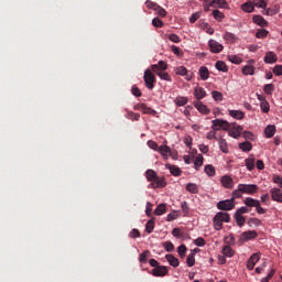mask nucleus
Returning <instances> with one entry per match:
<instances>
[{
	"instance_id": "nucleus-1",
	"label": "nucleus",
	"mask_w": 282,
	"mask_h": 282,
	"mask_svg": "<svg viewBox=\"0 0 282 282\" xmlns=\"http://www.w3.org/2000/svg\"><path fill=\"white\" fill-rule=\"evenodd\" d=\"M259 191L257 184H238L237 189L232 192L234 199H241L243 195H254Z\"/></svg>"
},
{
	"instance_id": "nucleus-2",
	"label": "nucleus",
	"mask_w": 282,
	"mask_h": 282,
	"mask_svg": "<svg viewBox=\"0 0 282 282\" xmlns=\"http://www.w3.org/2000/svg\"><path fill=\"white\" fill-rule=\"evenodd\" d=\"M148 182H151L149 188H164L166 186V180L158 176L154 170H148L145 172Z\"/></svg>"
},
{
	"instance_id": "nucleus-3",
	"label": "nucleus",
	"mask_w": 282,
	"mask_h": 282,
	"mask_svg": "<svg viewBox=\"0 0 282 282\" xmlns=\"http://www.w3.org/2000/svg\"><path fill=\"white\" fill-rule=\"evenodd\" d=\"M214 228L216 230H221L224 224H230V214L226 212H218L213 219Z\"/></svg>"
},
{
	"instance_id": "nucleus-4",
	"label": "nucleus",
	"mask_w": 282,
	"mask_h": 282,
	"mask_svg": "<svg viewBox=\"0 0 282 282\" xmlns=\"http://www.w3.org/2000/svg\"><path fill=\"white\" fill-rule=\"evenodd\" d=\"M213 131H229L230 123L224 119H215L212 121Z\"/></svg>"
},
{
	"instance_id": "nucleus-5",
	"label": "nucleus",
	"mask_w": 282,
	"mask_h": 282,
	"mask_svg": "<svg viewBox=\"0 0 282 282\" xmlns=\"http://www.w3.org/2000/svg\"><path fill=\"white\" fill-rule=\"evenodd\" d=\"M235 199L237 198H235V196L232 195L230 199L218 202L216 207L218 208V210H232L235 209Z\"/></svg>"
},
{
	"instance_id": "nucleus-6",
	"label": "nucleus",
	"mask_w": 282,
	"mask_h": 282,
	"mask_svg": "<svg viewBox=\"0 0 282 282\" xmlns=\"http://www.w3.org/2000/svg\"><path fill=\"white\" fill-rule=\"evenodd\" d=\"M133 109L134 111H142V113H145L148 116H158V111L147 106L145 104H137L134 105Z\"/></svg>"
},
{
	"instance_id": "nucleus-7",
	"label": "nucleus",
	"mask_w": 282,
	"mask_h": 282,
	"mask_svg": "<svg viewBox=\"0 0 282 282\" xmlns=\"http://www.w3.org/2000/svg\"><path fill=\"white\" fill-rule=\"evenodd\" d=\"M143 80L145 83V87L149 89H153L155 87V75L149 69L144 72Z\"/></svg>"
},
{
	"instance_id": "nucleus-8",
	"label": "nucleus",
	"mask_w": 282,
	"mask_h": 282,
	"mask_svg": "<svg viewBox=\"0 0 282 282\" xmlns=\"http://www.w3.org/2000/svg\"><path fill=\"white\" fill-rule=\"evenodd\" d=\"M208 45L213 54H219L220 52H224V45L215 40H209Z\"/></svg>"
},
{
	"instance_id": "nucleus-9",
	"label": "nucleus",
	"mask_w": 282,
	"mask_h": 282,
	"mask_svg": "<svg viewBox=\"0 0 282 282\" xmlns=\"http://www.w3.org/2000/svg\"><path fill=\"white\" fill-rule=\"evenodd\" d=\"M175 74L177 76H185V80H193V73H188V69H186L184 66L176 67Z\"/></svg>"
},
{
	"instance_id": "nucleus-10",
	"label": "nucleus",
	"mask_w": 282,
	"mask_h": 282,
	"mask_svg": "<svg viewBox=\"0 0 282 282\" xmlns=\"http://www.w3.org/2000/svg\"><path fill=\"white\" fill-rule=\"evenodd\" d=\"M151 69L154 74H156V76L160 77L161 80H166L167 83H171V80H173L171 78V75H169V73L158 69V66H151Z\"/></svg>"
},
{
	"instance_id": "nucleus-11",
	"label": "nucleus",
	"mask_w": 282,
	"mask_h": 282,
	"mask_svg": "<svg viewBox=\"0 0 282 282\" xmlns=\"http://www.w3.org/2000/svg\"><path fill=\"white\" fill-rule=\"evenodd\" d=\"M220 184H221V186H224V188H228V189L235 188V181L232 180V177H230L228 175H224L220 178Z\"/></svg>"
},
{
	"instance_id": "nucleus-12",
	"label": "nucleus",
	"mask_w": 282,
	"mask_h": 282,
	"mask_svg": "<svg viewBox=\"0 0 282 282\" xmlns=\"http://www.w3.org/2000/svg\"><path fill=\"white\" fill-rule=\"evenodd\" d=\"M259 234L254 230H248L241 234L240 239L241 241H252V239H257Z\"/></svg>"
},
{
	"instance_id": "nucleus-13",
	"label": "nucleus",
	"mask_w": 282,
	"mask_h": 282,
	"mask_svg": "<svg viewBox=\"0 0 282 282\" xmlns=\"http://www.w3.org/2000/svg\"><path fill=\"white\" fill-rule=\"evenodd\" d=\"M260 259L261 257L259 256V253H253L247 262L248 270H254V265L259 263Z\"/></svg>"
},
{
	"instance_id": "nucleus-14",
	"label": "nucleus",
	"mask_w": 282,
	"mask_h": 282,
	"mask_svg": "<svg viewBox=\"0 0 282 282\" xmlns=\"http://www.w3.org/2000/svg\"><path fill=\"white\" fill-rule=\"evenodd\" d=\"M270 193H271V199L273 202H279L280 204H282V191L281 188H271L270 189Z\"/></svg>"
},
{
	"instance_id": "nucleus-15",
	"label": "nucleus",
	"mask_w": 282,
	"mask_h": 282,
	"mask_svg": "<svg viewBox=\"0 0 282 282\" xmlns=\"http://www.w3.org/2000/svg\"><path fill=\"white\" fill-rule=\"evenodd\" d=\"M153 276H166L169 274V268L159 265L152 270Z\"/></svg>"
},
{
	"instance_id": "nucleus-16",
	"label": "nucleus",
	"mask_w": 282,
	"mask_h": 282,
	"mask_svg": "<svg viewBox=\"0 0 282 282\" xmlns=\"http://www.w3.org/2000/svg\"><path fill=\"white\" fill-rule=\"evenodd\" d=\"M194 107L199 111V113H203L204 116H208L210 113V109L204 102L202 101H196L194 102Z\"/></svg>"
},
{
	"instance_id": "nucleus-17",
	"label": "nucleus",
	"mask_w": 282,
	"mask_h": 282,
	"mask_svg": "<svg viewBox=\"0 0 282 282\" xmlns=\"http://www.w3.org/2000/svg\"><path fill=\"white\" fill-rule=\"evenodd\" d=\"M276 61H279V57H276V55L274 54V52H267L265 56H264V63H267L268 65H272L274 63H276Z\"/></svg>"
},
{
	"instance_id": "nucleus-18",
	"label": "nucleus",
	"mask_w": 282,
	"mask_h": 282,
	"mask_svg": "<svg viewBox=\"0 0 282 282\" xmlns=\"http://www.w3.org/2000/svg\"><path fill=\"white\" fill-rule=\"evenodd\" d=\"M252 21L253 23H256V25H259L260 28H268V22L261 15H253Z\"/></svg>"
},
{
	"instance_id": "nucleus-19",
	"label": "nucleus",
	"mask_w": 282,
	"mask_h": 282,
	"mask_svg": "<svg viewBox=\"0 0 282 282\" xmlns=\"http://www.w3.org/2000/svg\"><path fill=\"white\" fill-rule=\"evenodd\" d=\"M243 204L245 206H247V208H257V205L260 204V200H257L252 197H247L245 200H243Z\"/></svg>"
},
{
	"instance_id": "nucleus-20",
	"label": "nucleus",
	"mask_w": 282,
	"mask_h": 282,
	"mask_svg": "<svg viewBox=\"0 0 282 282\" xmlns=\"http://www.w3.org/2000/svg\"><path fill=\"white\" fill-rule=\"evenodd\" d=\"M229 116L235 118V120H243L246 118V113L241 110H229Z\"/></svg>"
},
{
	"instance_id": "nucleus-21",
	"label": "nucleus",
	"mask_w": 282,
	"mask_h": 282,
	"mask_svg": "<svg viewBox=\"0 0 282 282\" xmlns=\"http://www.w3.org/2000/svg\"><path fill=\"white\" fill-rule=\"evenodd\" d=\"M228 2L226 0H212L209 7L212 8H227Z\"/></svg>"
},
{
	"instance_id": "nucleus-22",
	"label": "nucleus",
	"mask_w": 282,
	"mask_h": 282,
	"mask_svg": "<svg viewBox=\"0 0 282 282\" xmlns=\"http://www.w3.org/2000/svg\"><path fill=\"white\" fill-rule=\"evenodd\" d=\"M198 74L202 78V80H208L210 78V72L208 70V67L202 66L198 70Z\"/></svg>"
},
{
	"instance_id": "nucleus-23",
	"label": "nucleus",
	"mask_w": 282,
	"mask_h": 282,
	"mask_svg": "<svg viewBox=\"0 0 282 282\" xmlns=\"http://www.w3.org/2000/svg\"><path fill=\"white\" fill-rule=\"evenodd\" d=\"M166 261L172 265V268H177L180 265V260L173 254L165 256Z\"/></svg>"
},
{
	"instance_id": "nucleus-24",
	"label": "nucleus",
	"mask_w": 282,
	"mask_h": 282,
	"mask_svg": "<svg viewBox=\"0 0 282 282\" xmlns=\"http://www.w3.org/2000/svg\"><path fill=\"white\" fill-rule=\"evenodd\" d=\"M158 151L164 160H169V153H171L169 145H161Z\"/></svg>"
},
{
	"instance_id": "nucleus-25",
	"label": "nucleus",
	"mask_w": 282,
	"mask_h": 282,
	"mask_svg": "<svg viewBox=\"0 0 282 282\" xmlns=\"http://www.w3.org/2000/svg\"><path fill=\"white\" fill-rule=\"evenodd\" d=\"M254 155H250L248 159L245 160V164L249 171H254L256 164Z\"/></svg>"
},
{
	"instance_id": "nucleus-26",
	"label": "nucleus",
	"mask_w": 282,
	"mask_h": 282,
	"mask_svg": "<svg viewBox=\"0 0 282 282\" xmlns=\"http://www.w3.org/2000/svg\"><path fill=\"white\" fill-rule=\"evenodd\" d=\"M195 98L204 100V98H206V90L202 87L195 88Z\"/></svg>"
},
{
	"instance_id": "nucleus-27",
	"label": "nucleus",
	"mask_w": 282,
	"mask_h": 282,
	"mask_svg": "<svg viewBox=\"0 0 282 282\" xmlns=\"http://www.w3.org/2000/svg\"><path fill=\"white\" fill-rule=\"evenodd\" d=\"M234 218L239 228H241L246 224V217H243L241 214L235 213Z\"/></svg>"
},
{
	"instance_id": "nucleus-28",
	"label": "nucleus",
	"mask_w": 282,
	"mask_h": 282,
	"mask_svg": "<svg viewBox=\"0 0 282 282\" xmlns=\"http://www.w3.org/2000/svg\"><path fill=\"white\" fill-rule=\"evenodd\" d=\"M276 132V127L275 126H268L264 129V133L267 138H274V133Z\"/></svg>"
},
{
	"instance_id": "nucleus-29",
	"label": "nucleus",
	"mask_w": 282,
	"mask_h": 282,
	"mask_svg": "<svg viewBox=\"0 0 282 282\" xmlns=\"http://www.w3.org/2000/svg\"><path fill=\"white\" fill-rule=\"evenodd\" d=\"M187 104H188L187 97H176L174 99V105H176L177 107H184Z\"/></svg>"
},
{
	"instance_id": "nucleus-30",
	"label": "nucleus",
	"mask_w": 282,
	"mask_h": 282,
	"mask_svg": "<svg viewBox=\"0 0 282 282\" xmlns=\"http://www.w3.org/2000/svg\"><path fill=\"white\" fill-rule=\"evenodd\" d=\"M195 170L199 171L200 166H204V155L198 154L194 161Z\"/></svg>"
},
{
	"instance_id": "nucleus-31",
	"label": "nucleus",
	"mask_w": 282,
	"mask_h": 282,
	"mask_svg": "<svg viewBox=\"0 0 282 282\" xmlns=\"http://www.w3.org/2000/svg\"><path fill=\"white\" fill-rule=\"evenodd\" d=\"M154 229H155V219L152 218L145 225V232H148V235H151V232H153Z\"/></svg>"
},
{
	"instance_id": "nucleus-32",
	"label": "nucleus",
	"mask_w": 282,
	"mask_h": 282,
	"mask_svg": "<svg viewBox=\"0 0 282 282\" xmlns=\"http://www.w3.org/2000/svg\"><path fill=\"white\" fill-rule=\"evenodd\" d=\"M186 191L194 195H197V193H199V188L197 187V184H195V183H188L186 185Z\"/></svg>"
},
{
	"instance_id": "nucleus-33",
	"label": "nucleus",
	"mask_w": 282,
	"mask_h": 282,
	"mask_svg": "<svg viewBox=\"0 0 282 282\" xmlns=\"http://www.w3.org/2000/svg\"><path fill=\"white\" fill-rule=\"evenodd\" d=\"M152 67H158L159 72H166L169 69V64L164 61H159V63L152 65Z\"/></svg>"
},
{
	"instance_id": "nucleus-34",
	"label": "nucleus",
	"mask_w": 282,
	"mask_h": 282,
	"mask_svg": "<svg viewBox=\"0 0 282 282\" xmlns=\"http://www.w3.org/2000/svg\"><path fill=\"white\" fill-rule=\"evenodd\" d=\"M223 254L224 257L232 258L235 257V251L230 246L227 245L223 248Z\"/></svg>"
},
{
	"instance_id": "nucleus-35",
	"label": "nucleus",
	"mask_w": 282,
	"mask_h": 282,
	"mask_svg": "<svg viewBox=\"0 0 282 282\" xmlns=\"http://www.w3.org/2000/svg\"><path fill=\"white\" fill-rule=\"evenodd\" d=\"M241 9L243 10V12H254V3L248 1L241 6Z\"/></svg>"
},
{
	"instance_id": "nucleus-36",
	"label": "nucleus",
	"mask_w": 282,
	"mask_h": 282,
	"mask_svg": "<svg viewBox=\"0 0 282 282\" xmlns=\"http://www.w3.org/2000/svg\"><path fill=\"white\" fill-rule=\"evenodd\" d=\"M164 213H166V204H159L154 210V215L160 217V215H164Z\"/></svg>"
},
{
	"instance_id": "nucleus-37",
	"label": "nucleus",
	"mask_w": 282,
	"mask_h": 282,
	"mask_svg": "<svg viewBox=\"0 0 282 282\" xmlns=\"http://www.w3.org/2000/svg\"><path fill=\"white\" fill-rule=\"evenodd\" d=\"M216 69H218V72H228V66L226 65V62L224 61H218L216 62V65H215Z\"/></svg>"
},
{
	"instance_id": "nucleus-38",
	"label": "nucleus",
	"mask_w": 282,
	"mask_h": 282,
	"mask_svg": "<svg viewBox=\"0 0 282 282\" xmlns=\"http://www.w3.org/2000/svg\"><path fill=\"white\" fill-rule=\"evenodd\" d=\"M170 173L174 175L175 177H180L182 175V170L177 167L176 165H169Z\"/></svg>"
},
{
	"instance_id": "nucleus-39",
	"label": "nucleus",
	"mask_w": 282,
	"mask_h": 282,
	"mask_svg": "<svg viewBox=\"0 0 282 282\" xmlns=\"http://www.w3.org/2000/svg\"><path fill=\"white\" fill-rule=\"evenodd\" d=\"M241 131H243V128H241V126H237V127H234L231 130H230V135H232L234 138H239V135H241Z\"/></svg>"
},
{
	"instance_id": "nucleus-40",
	"label": "nucleus",
	"mask_w": 282,
	"mask_h": 282,
	"mask_svg": "<svg viewBox=\"0 0 282 282\" xmlns=\"http://www.w3.org/2000/svg\"><path fill=\"white\" fill-rule=\"evenodd\" d=\"M242 74L245 76H252L254 74V66L246 65L242 67Z\"/></svg>"
},
{
	"instance_id": "nucleus-41",
	"label": "nucleus",
	"mask_w": 282,
	"mask_h": 282,
	"mask_svg": "<svg viewBox=\"0 0 282 282\" xmlns=\"http://www.w3.org/2000/svg\"><path fill=\"white\" fill-rule=\"evenodd\" d=\"M239 149L245 152L252 151V143L250 141L239 143Z\"/></svg>"
},
{
	"instance_id": "nucleus-42",
	"label": "nucleus",
	"mask_w": 282,
	"mask_h": 282,
	"mask_svg": "<svg viewBox=\"0 0 282 282\" xmlns=\"http://www.w3.org/2000/svg\"><path fill=\"white\" fill-rule=\"evenodd\" d=\"M262 14H265L267 17H274V14H279V8H268L262 12Z\"/></svg>"
},
{
	"instance_id": "nucleus-43",
	"label": "nucleus",
	"mask_w": 282,
	"mask_h": 282,
	"mask_svg": "<svg viewBox=\"0 0 282 282\" xmlns=\"http://www.w3.org/2000/svg\"><path fill=\"white\" fill-rule=\"evenodd\" d=\"M219 149L223 151V153H228V142H226L225 139H219L218 140Z\"/></svg>"
},
{
	"instance_id": "nucleus-44",
	"label": "nucleus",
	"mask_w": 282,
	"mask_h": 282,
	"mask_svg": "<svg viewBox=\"0 0 282 282\" xmlns=\"http://www.w3.org/2000/svg\"><path fill=\"white\" fill-rule=\"evenodd\" d=\"M262 8V10H265L268 8V2L265 0H253V8Z\"/></svg>"
},
{
	"instance_id": "nucleus-45",
	"label": "nucleus",
	"mask_w": 282,
	"mask_h": 282,
	"mask_svg": "<svg viewBox=\"0 0 282 282\" xmlns=\"http://www.w3.org/2000/svg\"><path fill=\"white\" fill-rule=\"evenodd\" d=\"M205 173H206V175H208V177H215V175H216L215 166L206 165Z\"/></svg>"
},
{
	"instance_id": "nucleus-46",
	"label": "nucleus",
	"mask_w": 282,
	"mask_h": 282,
	"mask_svg": "<svg viewBox=\"0 0 282 282\" xmlns=\"http://www.w3.org/2000/svg\"><path fill=\"white\" fill-rule=\"evenodd\" d=\"M126 118H128V120L138 121V120H140V113L133 112V111H128Z\"/></svg>"
},
{
	"instance_id": "nucleus-47",
	"label": "nucleus",
	"mask_w": 282,
	"mask_h": 282,
	"mask_svg": "<svg viewBox=\"0 0 282 282\" xmlns=\"http://www.w3.org/2000/svg\"><path fill=\"white\" fill-rule=\"evenodd\" d=\"M229 61L230 63H234V65H241V63H243V59L237 55H230Z\"/></svg>"
},
{
	"instance_id": "nucleus-48",
	"label": "nucleus",
	"mask_w": 282,
	"mask_h": 282,
	"mask_svg": "<svg viewBox=\"0 0 282 282\" xmlns=\"http://www.w3.org/2000/svg\"><path fill=\"white\" fill-rule=\"evenodd\" d=\"M224 39L228 41V43H235V41H237V36L230 32L225 33Z\"/></svg>"
},
{
	"instance_id": "nucleus-49",
	"label": "nucleus",
	"mask_w": 282,
	"mask_h": 282,
	"mask_svg": "<svg viewBox=\"0 0 282 282\" xmlns=\"http://www.w3.org/2000/svg\"><path fill=\"white\" fill-rule=\"evenodd\" d=\"M180 217V212L178 210H173L167 215V221H175Z\"/></svg>"
},
{
	"instance_id": "nucleus-50",
	"label": "nucleus",
	"mask_w": 282,
	"mask_h": 282,
	"mask_svg": "<svg viewBox=\"0 0 282 282\" xmlns=\"http://www.w3.org/2000/svg\"><path fill=\"white\" fill-rule=\"evenodd\" d=\"M186 263L188 268H193V265H195V253H189L187 256Z\"/></svg>"
},
{
	"instance_id": "nucleus-51",
	"label": "nucleus",
	"mask_w": 282,
	"mask_h": 282,
	"mask_svg": "<svg viewBox=\"0 0 282 282\" xmlns=\"http://www.w3.org/2000/svg\"><path fill=\"white\" fill-rule=\"evenodd\" d=\"M268 34H269L268 30L260 29V30L257 31L256 37L257 39H265V36H268Z\"/></svg>"
},
{
	"instance_id": "nucleus-52",
	"label": "nucleus",
	"mask_w": 282,
	"mask_h": 282,
	"mask_svg": "<svg viewBox=\"0 0 282 282\" xmlns=\"http://www.w3.org/2000/svg\"><path fill=\"white\" fill-rule=\"evenodd\" d=\"M150 256H151V251H149V250L143 251V252L140 254V258H139L140 263H147V259H148V257H150Z\"/></svg>"
},
{
	"instance_id": "nucleus-53",
	"label": "nucleus",
	"mask_w": 282,
	"mask_h": 282,
	"mask_svg": "<svg viewBox=\"0 0 282 282\" xmlns=\"http://www.w3.org/2000/svg\"><path fill=\"white\" fill-rule=\"evenodd\" d=\"M145 6L150 10H154V12H156L158 8H160V4H158V3H155V2H153L151 0L145 1Z\"/></svg>"
},
{
	"instance_id": "nucleus-54",
	"label": "nucleus",
	"mask_w": 282,
	"mask_h": 282,
	"mask_svg": "<svg viewBox=\"0 0 282 282\" xmlns=\"http://www.w3.org/2000/svg\"><path fill=\"white\" fill-rule=\"evenodd\" d=\"M263 90H264V94L270 96L274 91V85L273 84H267V85H264Z\"/></svg>"
},
{
	"instance_id": "nucleus-55",
	"label": "nucleus",
	"mask_w": 282,
	"mask_h": 282,
	"mask_svg": "<svg viewBox=\"0 0 282 282\" xmlns=\"http://www.w3.org/2000/svg\"><path fill=\"white\" fill-rule=\"evenodd\" d=\"M186 245H181L178 248H177V252L181 257V259H184V257H186Z\"/></svg>"
},
{
	"instance_id": "nucleus-56",
	"label": "nucleus",
	"mask_w": 282,
	"mask_h": 282,
	"mask_svg": "<svg viewBox=\"0 0 282 282\" xmlns=\"http://www.w3.org/2000/svg\"><path fill=\"white\" fill-rule=\"evenodd\" d=\"M172 235H173V237H176L177 239H182V237H184V232L180 228H174L172 230Z\"/></svg>"
},
{
	"instance_id": "nucleus-57",
	"label": "nucleus",
	"mask_w": 282,
	"mask_h": 282,
	"mask_svg": "<svg viewBox=\"0 0 282 282\" xmlns=\"http://www.w3.org/2000/svg\"><path fill=\"white\" fill-rule=\"evenodd\" d=\"M181 208L184 217H186V215H188V210H191V208L188 207V203L186 200L181 203Z\"/></svg>"
},
{
	"instance_id": "nucleus-58",
	"label": "nucleus",
	"mask_w": 282,
	"mask_h": 282,
	"mask_svg": "<svg viewBox=\"0 0 282 282\" xmlns=\"http://www.w3.org/2000/svg\"><path fill=\"white\" fill-rule=\"evenodd\" d=\"M260 108L262 109L263 113H268L270 111V104L267 100H263L260 104Z\"/></svg>"
},
{
	"instance_id": "nucleus-59",
	"label": "nucleus",
	"mask_w": 282,
	"mask_h": 282,
	"mask_svg": "<svg viewBox=\"0 0 282 282\" xmlns=\"http://www.w3.org/2000/svg\"><path fill=\"white\" fill-rule=\"evenodd\" d=\"M163 247L165 248L166 252H173L175 250V246L171 241L164 242Z\"/></svg>"
},
{
	"instance_id": "nucleus-60",
	"label": "nucleus",
	"mask_w": 282,
	"mask_h": 282,
	"mask_svg": "<svg viewBox=\"0 0 282 282\" xmlns=\"http://www.w3.org/2000/svg\"><path fill=\"white\" fill-rule=\"evenodd\" d=\"M148 147H149V149H152V151H159L160 150V147L158 145V142H155L153 140L148 141Z\"/></svg>"
},
{
	"instance_id": "nucleus-61",
	"label": "nucleus",
	"mask_w": 282,
	"mask_h": 282,
	"mask_svg": "<svg viewBox=\"0 0 282 282\" xmlns=\"http://www.w3.org/2000/svg\"><path fill=\"white\" fill-rule=\"evenodd\" d=\"M152 25H154V28H164V22L160 20V18H154L152 20Z\"/></svg>"
},
{
	"instance_id": "nucleus-62",
	"label": "nucleus",
	"mask_w": 282,
	"mask_h": 282,
	"mask_svg": "<svg viewBox=\"0 0 282 282\" xmlns=\"http://www.w3.org/2000/svg\"><path fill=\"white\" fill-rule=\"evenodd\" d=\"M212 96H213L214 100H218V101L224 100V95L217 90H214L212 93Z\"/></svg>"
},
{
	"instance_id": "nucleus-63",
	"label": "nucleus",
	"mask_w": 282,
	"mask_h": 282,
	"mask_svg": "<svg viewBox=\"0 0 282 282\" xmlns=\"http://www.w3.org/2000/svg\"><path fill=\"white\" fill-rule=\"evenodd\" d=\"M213 17H214V19H216V21H221V19H224V14L219 10H214Z\"/></svg>"
},
{
	"instance_id": "nucleus-64",
	"label": "nucleus",
	"mask_w": 282,
	"mask_h": 282,
	"mask_svg": "<svg viewBox=\"0 0 282 282\" xmlns=\"http://www.w3.org/2000/svg\"><path fill=\"white\" fill-rule=\"evenodd\" d=\"M273 74H274L275 76H282V66H281V65L274 66V68H273Z\"/></svg>"
}]
</instances>
